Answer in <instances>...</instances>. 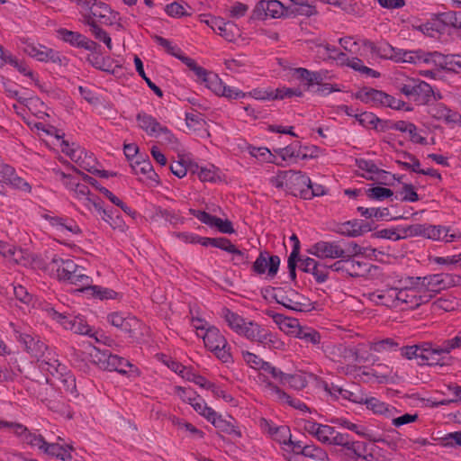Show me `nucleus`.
Instances as JSON below:
<instances>
[{
    "mask_svg": "<svg viewBox=\"0 0 461 461\" xmlns=\"http://www.w3.org/2000/svg\"><path fill=\"white\" fill-rule=\"evenodd\" d=\"M316 52L320 59L323 60L333 59L338 65L342 67H348V61L351 58L328 43L317 45Z\"/></svg>",
    "mask_w": 461,
    "mask_h": 461,
    "instance_id": "nucleus-33",
    "label": "nucleus"
},
{
    "mask_svg": "<svg viewBox=\"0 0 461 461\" xmlns=\"http://www.w3.org/2000/svg\"><path fill=\"white\" fill-rule=\"evenodd\" d=\"M45 219L60 235L71 237L77 236L82 233L79 225L73 219L54 215H46Z\"/></svg>",
    "mask_w": 461,
    "mask_h": 461,
    "instance_id": "nucleus-28",
    "label": "nucleus"
},
{
    "mask_svg": "<svg viewBox=\"0 0 461 461\" xmlns=\"http://www.w3.org/2000/svg\"><path fill=\"white\" fill-rule=\"evenodd\" d=\"M172 422L178 429L187 432L189 436L194 439H202L204 438V433L189 422L176 417L172 419Z\"/></svg>",
    "mask_w": 461,
    "mask_h": 461,
    "instance_id": "nucleus-60",
    "label": "nucleus"
},
{
    "mask_svg": "<svg viewBox=\"0 0 461 461\" xmlns=\"http://www.w3.org/2000/svg\"><path fill=\"white\" fill-rule=\"evenodd\" d=\"M197 81L218 96L221 94L225 85L217 74L206 69L198 77Z\"/></svg>",
    "mask_w": 461,
    "mask_h": 461,
    "instance_id": "nucleus-44",
    "label": "nucleus"
},
{
    "mask_svg": "<svg viewBox=\"0 0 461 461\" xmlns=\"http://www.w3.org/2000/svg\"><path fill=\"white\" fill-rule=\"evenodd\" d=\"M357 166L360 172L359 175L367 180L384 183L389 176L387 171L379 168L376 164L370 159H357Z\"/></svg>",
    "mask_w": 461,
    "mask_h": 461,
    "instance_id": "nucleus-30",
    "label": "nucleus"
},
{
    "mask_svg": "<svg viewBox=\"0 0 461 461\" xmlns=\"http://www.w3.org/2000/svg\"><path fill=\"white\" fill-rule=\"evenodd\" d=\"M9 431L23 443L32 448H37L41 452L46 440L41 434L37 433V431H31L27 427L19 422H11Z\"/></svg>",
    "mask_w": 461,
    "mask_h": 461,
    "instance_id": "nucleus-21",
    "label": "nucleus"
},
{
    "mask_svg": "<svg viewBox=\"0 0 461 461\" xmlns=\"http://www.w3.org/2000/svg\"><path fill=\"white\" fill-rule=\"evenodd\" d=\"M280 265L278 256H269L267 252H260L253 264V271L258 275L267 274L273 277L277 274Z\"/></svg>",
    "mask_w": 461,
    "mask_h": 461,
    "instance_id": "nucleus-29",
    "label": "nucleus"
},
{
    "mask_svg": "<svg viewBox=\"0 0 461 461\" xmlns=\"http://www.w3.org/2000/svg\"><path fill=\"white\" fill-rule=\"evenodd\" d=\"M57 146L80 168L95 174L99 172L98 163L92 152L86 151L76 143H68L62 136L57 134Z\"/></svg>",
    "mask_w": 461,
    "mask_h": 461,
    "instance_id": "nucleus-8",
    "label": "nucleus"
},
{
    "mask_svg": "<svg viewBox=\"0 0 461 461\" xmlns=\"http://www.w3.org/2000/svg\"><path fill=\"white\" fill-rule=\"evenodd\" d=\"M275 298L279 304L289 310L295 312H302L303 310L304 303L302 302L303 297L292 288L287 290L276 289Z\"/></svg>",
    "mask_w": 461,
    "mask_h": 461,
    "instance_id": "nucleus-31",
    "label": "nucleus"
},
{
    "mask_svg": "<svg viewBox=\"0 0 461 461\" xmlns=\"http://www.w3.org/2000/svg\"><path fill=\"white\" fill-rule=\"evenodd\" d=\"M213 427L219 431L226 433L233 438H241V432L239 428L235 425L234 420H227L222 418L219 413H215V416L209 421Z\"/></svg>",
    "mask_w": 461,
    "mask_h": 461,
    "instance_id": "nucleus-46",
    "label": "nucleus"
},
{
    "mask_svg": "<svg viewBox=\"0 0 461 461\" xmlns=\"http://www.w3.org/2000/svg\"><path fill=\"white\" fill-rule=\"evenodd\" d=\"M302 429L324 445L336 446L344 433L337 431L328 424L318 423L312 420H302Z\"/></svg>",
    "mask_w": 461,
    "mask_h": 461,
    "instance_id": "nucleus-13",
    "label": "nucleus"
},
{
    "mask_svg": "<svg viewBox=\"0 0 461 461\" xmlns=\"http://www.w3.org/2000/svg\"><path fill=\"white\" fill-rule=\"evenodd\" d=\"M357 212L366 219H375L377 221H391L395 219L390 213V211L386 207H363L358 206L357 208Z\"/></svg>",
    "mask_w": 461,
    "mask_h": 461,
    "instance_id": "nucleus-51",
    "label": "nucleus"
},
{
    "mask_svg": "<svg viewBox=\"0 0 461 461\" xmlns=\"http://www.w3.org/2000/svg\"><path fill=\"white\" fill-rule=\"evenodd\" d=\"M95 354L93 356L95 362L98 366L107 371H116L122 375H127L130 377L140 375V370L128 360L109 353L95 348Z\"/></svg>",
    "mask_w": 461,
    "mask_h": 461,
    "instance_id": "nucleus-11",
    "label": "nucleus"
},
{
    "mask_svg": "<svg viewBox=\"0 0 461 461\" xmlns=\"http://www.w3.org/2000/svg\"><path fill=\"white\" fill-rule=\"evenodd\" d=\"M432 57L433 52L424 51L420 49L409 50L398 48L394 62L432 65Z\"/></svg>",
    "mask_w": 461,
    "mask_h": 461,
    "instance_id": "nucleus-26",
    "label": "nucleus"
},
{
    "mask_svg": "<svg viewBox=\"0 0 461 461\" xmlns=\"http://www.w3.org/2000/svg\"><path fill=\"white\" fill-rule=\"evenodd\" d=\"M344 251H346V259L344 261L348 262L352 257L362 256L369 258H376L377 255L381 254V252L375 249L361 247L354 241L348 242Z\"/></svg>",
    "mask_w": 461,
    "mask_h": 461,
    "instance_id": "nucleus-48",
    "label": "nucleus"
},
{
    "mask_svg": "<svg viewBox=\"0 0 461 461\" xmlns=\"http://www.w3.org/2000/svg\"><path fill=\"white\" fill-rule=\"evenodd\" d=\"M106 320L112 326L128 333L130 337H133L140 327V322L137 318L122 312H111L107 315Z\"/></svg>",
    "mask_w": 461,
    "mask_h": 461,
    "instance_id": "nucleus-22",
    "label": "nucleus"
},
{
    "mask_svg": "<svg viewBox=\"0 0 461 461\" xmlns=\"http://www.w3.org/2000/svg\"><path fill=\"white\" fill-rule=\"evenodd\" d=\"M330 354L333 360L338 363V370L353 377L360 375L361 366L358 365L375 360L374 356L368 352L366 344L356 346L335 345L331 348Z\"/></svg>",
    "mask_w": 461,
    "mask_h": 461,
    "instance_id": "nucleus-2",
    "label": "nucleus"
},
{
    "mask_svg": "<svg viewBox=\"0 0 461 461\" xmlns=\"http://www.w3.org/2000/svg\"><path fill=\"white\" fill-rule=\"evenodd\" d=\"M248 152L252 158H256L260 163L275 164L279 167L283 166V163L277 159L275 152H272L267 147H256L249 145L248 147Z\"/></svg>",
    "mask_w": 461,
    "mask_h": 461,
    "instance_id": "nucleus-45",
    "label": "nucleus"
},
{
    "mask_svg": "<svg viewBox=\"0 0 461 461\" xmlns=\"http://www.w3.org/2000/svg\"><path fill=\"white\" fill-rule=\"evenodd\" d=\"M94 210L100 214L102 220L109 224L113 230L119 232H125L127 230L128 226L120 214L115 213L112 210L104 209L101 203L100 209Z\"/></svg>",
    "mask_w": 461,
    "mask_h": 461,
    "instance_id": "nucleus-43",
    "label": "nucleus"
},
{
    "mask_svg": "<svg viewBox=\"0 0 461 461\" xmlns=\"http://www.w3.org/2000/svg\"><path fill=\"white\" fill-rule=\"evenodd\" d=\"M239 335L270 350L284 351L286 348L277 334L251 321H247Z\"/></svg>",
    "mask_w": 461,
    "mask_h": 461,
    "instance_id": "nucleus-7",
    "label": "nucleus"
},
{
    "mask_svg": "<svg viewBox=\"0 0 461 461\" xmlns=\"http://www.w3.org/2000/svg\"><path fill=\"white\" fill-rule=\"evenodd\" d=\"M44 312L49 318L59 323L65 330H71L77 334L87 335L95 338L97 342H104V344L106 343L104 340L108 339L102 333H93L92 328L81 315H74L68 312H59L51 306H46Z\"/></svg>",
    "mask_w": 461,
    "mask_h": 461,
    "instance_id": "nucleus-5",
    "label": "nucleus"
},
{
    "mask_svg": "<svg viewBox=\"0 0 461 461\" xmlns=\"http://www.w3.org/2000/svg\"><path fill=\"white\" fill-rule=\"evenodd\" d=\"M360 403L366 405V409L371 411L375 415L383 416L389 419L393 417L395 412V407L384 402L375 397H366L360 401Z\"/></svg>",
    "mask_w": 461,
    "mask_h": 461,
    "instance_id": "nucleus-39",
    "label": "nucleus"
},
{
    "mask_svg": "<svg viewBox=\"0 0 461 461\" xmlns=\"http://www.w3.org/2000/svg\"><path fill=\"white\" fill-rule=\"evenodd\" d=\"M328 421L331 424L338 425L339 427H342L344 429H347L354 433H356L357 436L369 438H370V430L364 425L357 424L347 418L340 417V418H330L328 420Z\"/></svg>",
    "mask_w": 461,
    "mask_h": 461,
    "instance_id": "nucleus-50",
    "label": "nucleus"
},
{
    "mask_svg": "<svg viewBox=\"0 0 461 461\" xmlns=\"http://www.w3.org/2000/svg\"><path fill=\"white\" fill-rule=\"evenodd\" d=\"M255 13L260 19H277L288 15L289 7L278 0H262L257 5Z\"/></svg>",
    "mask_w": 461,
    "mask_h": 461,
    "instance_id": "nucleus-23",
    "label": "nucleus"
},
{
    "mask_svg": "<svg viewBox=\"0 0 461 461\" xmlns=\"http://www.w3.org/2000/svg\"><path fill=\"white\" fill-rule=\"evenodd\" d=\"M242 359L244 362L249 366L250 368L256 370L258 372V374L261 373L263 368L265 367V365H267L268 362L265 361L263 358H261L259 356L249 352V351H242L241 352Z\"/></svg>",
    "mask_w": 461,
    "mask_h": 461,
    "instance_id": "nucleus-62",
    "label": "nucleus"
},
{
    "mask_svg": "<svg viewBox=\"0 0 461 461\" xmlns=\"http://www.w3.org/2000/svg\"><path fill=\"white\" fill-rule=\"evenodd\" d=\"M411 276L394 275L389 276L384 287L366 294L369 301L376 305L402 310L419 307L420 295L414 294Z\"/></svg>",
    "mask_w": 461,
    "mask_h": 461,
    "instance_id": "nucleus-1",
    "label": "nucleus"
},
{
    "mask_svg": "<svg viewBox=\"0 0 461 461\" xmlns=\"http://www.w3.org/2000/svg\"><path fill=\"white\" fill-rule=\"evenodd\" d=\"M269 316L277 325L279 330L285 334L291 335L297 333L299 330V322L294 318L286 317L281 313L270 312Z\"/></svg>",
    "mask_w": 461,
    "mask_h": 461,
    "instance_id": "nucleus-47",
    "label": "nucleus"
},
{
    "mask_svg": "<svg viewBox=\"0 0 461 461\" xmlns=\"http://www.w3.org/2000/svg\"><path fill=\"white\" fill-rule=\"evenodd\" d=\"M277 159L283 163L282 167L295 163L301 158L300 149L296 145H287L285 148L274 149Z\"/></svg>",
    "mask_w": 461,
    "mask_h": 461,
    "instance_id": "nucleus-49",
    "label": "nucleus"
},
{
    "mask_svg": "<svg viewBox=\"0 0 461 461\" xmlns=\"http://www.w3.org/2000/svg\"><path fill=\"white\" fill-rule=\"evenodd\" d=\"M285 373L274 366L271 363L265 365L260 374L258 375V382L262 389L272 398L276 396L275 389H281L277 384L283 385Z\"/></svg>",
    "mask_w": 461,
    "mask_h": 461,
    "instance_id": "nucleus-16",
    "label": "nucleus"
},
{
    "mask_svg": "<svg viewBox=\"0 0 461 461\" xmlns=\"http://www.w3.org/2000/svg\"><path fill=\"white\" fill-rule=\"evenodd\" d=\"M86 293L100 300H112L115 299L117 296V293L115 291L100 285H92L87 287Z\"/></svg>",
    "mask_w": 461,
    "mask_h": 461,
    "instance_id": "nucleus-64",
    "label": "nucleus"
},
{
    "mask_svg": "<svg viewBox=\"0 0 461 461\" xmlns=\"http://www.w3.org/2000/svg\"><path fill=\"white\" fill-rule=\"evenodd\" d=\"M432 88L431 86L426 83L425 81L418 79L415 92L411 96V100L416 102L419 104H426L432 95Z\"/></svg>",
    "mask_w": 461,
    "mask_h": 461,
    "instance_id": "nucleus-55",
    "label": "nucleus"
},
{
    "mask_svg": "<svg viewBox=\"0 0 461 461\" xmlns=\"http://www.w3.org/2000/svg\"><path fill=\"white\" fill-rule=\"evenodd\" d=\"M308 252L321 259H346V251L338 241H319L313 244Z\"/></svg>",
    "mask_w": 461,
    "mask_h": 461,
    "instance_id": "nucleus-19",
    "label": "nucleus"
},
{
    "mask_svg": "<svg viewBox=\"0 0 461 461\" xmlns=\"http://www.w3.org/2000/svg\"><path fill=\"white\" fill-rule=\"evenodd\" d=\"M348 67L368 77L378 78L380 77L378 71L365 66L363 61L357 57L350 58Z\"/></svg>",
    "mask_w": 461,
    "mask_h": 461,
    "instance_id": "nucleus-58",
    "label": "nucleus"
},
{
    "mask_svg": "<svg viewBox=\"0 0 461 461\" xmlns=\"http://www.w3.org/2000/svg\"><path fill=\"white\" fill-rule=\"evenodd\" d=\"M9 64L15 68L21 74L27 77L30 79V84L34 85L39 88H42V85L39 79V77L34 73L25 62L19 60L16 57L12 55L9 51L4 50L0 45V67Z\"/></svg>",
    "mask_w": 461,
    "mask_h": 461,
    "instance_id": "nucleus-20",
    "label": "nucleus"
},
{
    "mask_svg": "<svg viewBox=\"0 0 461 461\" xmlns=\"http://www.w3.org/2000/svg\"><path fill=\"white\" fill-rule=\"evenodd\" d=\"M307 385V380L302 374H286L283 386H288L294 390H302Z\"/></svg>",
    "mask_w": 461,
    "mask_h": 461,
    "instance_id": "nucleus-63",
    "label": "nucleus"
},
{
    "mask_svg": "<svg viewBox=\"0 0 461 461\" xmlns=\"http://www.w3.org/2000/svg\"><path fill=\"white\" fill-rule=\"evenodd\" d=\"M22 50L28 56L40 62H57L59 60L57 51L32 40H23Z\"/></svg>",
    "mask_w": 461,
    "mask_h": 461,
    "instance_id": "nucleus-17",
    "label": "nucleus"
},
{
    "mask_svg": "<svg viewBox=\"0 0 461 461\" xmlns=\"http://www.w3.org/2000/svg\"><path fill=\"white\" fill-rule=\"evenodd\" d=\"M340 448L336 452L337 456L341 461H358L366 459L363 451L366 449V444L362 441L353 440L349 434L344 433L337 443Z\"/></svg>",
    "mask_w": 461,
    "mask_h": 461,
    "instance_id": "nucleus-15",
    "label": "nucleus"
},
{
    "mask_svg": "<svg viewBox=\"0 0 461 461\" xmlns=\"http://www.w3.org/2000/svg\"><path fill=\"white\" fill-rule=\"evenodd\" d=\"M371 230L372 227L368 223L357 219L342 222L338 226V232L347 237H358Z\"/></svg>",
    "mask_w": 461,
    "mask_h": 461,
    "instance_id": "nucleus-37",
    "label": "nucleus"
},
{
    "mask_svg": "<svg viewBox=\"0 0 461 461\" xmlns=\"http://www.w3.org/2000/svg\"><path fill=\"white\" fill-rule=\"evenodd\" d=\"M77 267L72 259L55 255L48 263L46 271L59 280L68 282L75 270H77Z\"/></svg>",
    "mask_w": 461,
    "mask_h": 461,
    "instance_id": "nucleus-18",
    "label": "nucleus"
},
{
    "mask_svg": "<svg viewBox=\"0 0 461 461\" xmlns=\"http://www.w3.org/2000/svg\"><path fill=\"white\" fill-rule=\"evenodd\" d=\"M57 37L72 47L81 48L89 51H93L96 49V43L95 41L77 32L59 28L57 30Z\"/></svg>",
    "mask_w": 461,
    "mask_h": 461,
    "instance_id": "nucleus-25",
    "label": "nucleus"
},
{
    "mask_svg": "<svg viewBox=\"0 0 461 461\" xmlns=\"http://www.w3.org/2000/svg\"><path fill=\"white\" fill-rule=\"evenodd\" d=\"M74 447L70 444L49 443L45 441L41 450L45 455L61 461H71Z\"/></svg>",
    "mask_w": 461,
    "mask_h": 461,
    "instance_id": "nucleus-35",
    "label": "nucleus"
},
{
    "mask_svg": "<svg viewBox=\"0 0 461 461\" xmlns=\"http://www.w3.org/2000/svg\"><path fill=\"white\" fill-rule=\"evenodd\" d=\"M190 212L201 222L211 228H216L221 233L232 234L235 232L232 222L228 219H221L204 211L190 210Z\"/></svg>",
    "mask_w": 461,
    "mask_h": 461,
    "instance_id": "nucleus-27",
    "label": "nucleus"
},
{
    "mask_svg": "<svg viewBox=\"0 0 461 461\" xmlns=\"http://www.w3.org/2000/svg\"><path fill=\"white\" fill-rule=\"evenodd\" d=\"M131 167L135 175L141 176L153 183H158V176L154 171L153 167L149 159H146L142 157L137 158V159L131 163Z\"/></svg>",
    "mask_w": 461,
    "mask_h": 461,
    "instance_id": "nucleus-42",
    "label": "nucleus"
},
{
    "mask_svg": "<svg viewBox=\"0 0 461 461\" xmlns=\"http://www.w3.org/2000/svg\"><path fill=\"white\" fill-rule=\"evenodd\" d=\"M265 429H267L271 438L281 446L282 449H284V447L291 444L292 434L288 426H277L265 420Z\"/></svg>",
    "mask_w": 461,
    "mask_h": 461,
    "instance_id": "nucleus-40",
    "label": "nucleus"
},
{
    "mask_svg": "<svg viewBox=\"0 0 461 461\" xmlns=\"http://www.w3.org/2000/svg\"><path fill=\"white\" fill-rule=\"evenodd\" d=\"M432 65L440 67L443 69L452 71L456 74H460L461 56L457 54L443 55L438 51H433Z\"/></svg>",
    "mask_w": 461,
    "mask_h": 461,
    "instance_id": "nucleus-32",
    "label": "nucleus"
},
{
    "mask_svg": "<svg viewBox=\"0 0 461 461\" xmlns=\"http://www.w3.org/2000/svg\"><path fill=\"white\" fill-rule=\"evenodd\" d=\"M17 339L32 357L45 362L58 371L60 365L55 358V353L50 350L40 338L27 332H20Z\"/></svg>",
    "mask_w": 461,
    "mask_h": 461,
    "instance_id": "nucleus-10",
    "label": "nucleus"
},
{
    "mask_svg": "<svg viewBox=\"0 0 461 461\" xmlns=\"http://www.w3.org/2000/svg\"><path fill=\"white\" fill-rule=\"evenodd\" d=\"M190 405L199 415L203 416L208 421L215 416L216 411L208 406L206 402L200 395H198Z\"/></svg>",
    "mask_w": 461,
    "mask_h": 461,
    "instance_id": "nucleus-61",
    "label": "nucleus"
},
{
    "mask_svg": "<svg viewBox=\"0 0 461 461\" xmlns=\"http://www.w3.org/2000/svg\"><path fill=\"white\" fill-rule=\"evenodd\" d=\"M53 171L56 179L59 180L86 210L92 212L94 209H100V199L90 192L88 186L79 183L75 176L67 175L59 168H54Z\"/></svg>",
    "mask_w": 461,
    "mask_h": 461,
    "instance_id": "nucleus-6",
    "label": "nucleus"
},
{
    "mask_svg": "<svg viewBox=\"0 0 461 461\" xmlns=\"http://www.w3.org/2000/svg\"><path fill=\"white\" fill-rule=\"evenodd\" d=\"M68 283L80 287V291L86 292V288L92 286V279L90 276L83 273V269L77 267V270L68 280Z\"/></svg>",
    "mask_w": 461,
    "mask_h": 461,
    "instance_id": "nucleus-59",
    "label": "nucleus"
},
{
    "mask_svg": "<svg viewBox=\"0 0 461 461\" xmlns=\"http://www.w3.org/2000/svg\"><path fill=\"white\" fill-rule=\"evenodd\" d=\"M221 317L229 326V328L233 330L238 335L242 330L243 327L246 325L247 321L237 312L230 311L228 308H223L221 311Z\"/></svg>",
    "mask_w": 461,
    "mask_h": 461,
    "instance_id": "nucleus-52",
    "label": "nucleus"
},
{
    "mask_svg": "<svg viewBox=\"0 0 461 461\" xmlns=\"http://www.w3.org/2000/svg\"><path fill=\"white\" fill-rule=\"evenodd\" d=\"M204 346L212 352L217 358L223 363L231 361L230 347L216 327H208L207 330L202 335Z\"/></svg>",
    "mask_w": 461,
    "mask_h": 461,
    "instance_id": "nucleus-12",
    "label": "nucleus"
},
{
    "mask_svg": "<svg viewBox=\"0 0 461 461\" xmlns=\"http://www.w3.org/2000/svg\"><path fill=\"white\" fill-rule=\"evenodd\" d=\"M189 172L196 175L202 182L215 183L221 179L219 169L212 164H190Z\"/></svg>",
    "mask_w": 461,
    "mask_h": 461,
    "instance_id": "nucleus-38",
    "label": "nucleus"
},
{
    "mask_svg": "<svg viewBox=\"0 0 461 461\" xmlns=\"http://www.w3.org/2000/svg\"><path fill=\"white\" fill-rule=\"evenodd\" d=\"M276 396L273 398L282 404H287L303 412L309 411L307 405L299 399L293 398L282 389H275Z\"/></svg>",
    "mask_w": 461,
    "mask_h": 461,
    "instance_id": "nucleus-53",
    "label": "nucleus"
},
{
    "mask_svg": "<svg viewBox=\"0 0 461 461\" xmlns=\"http://www.w3.org/2000/svg\"><path fill=\"white\" fill-rule=\"evenodd\" d=\"M415 28L427 36L435 37L437 33L443 30V24L442 22L436 17L432 18L430 21L415 26Z\"/></svg>",
    "mask_w": 461,
    "mask_h": 461,
    "instance_id": "nucleus-57",
    "label": "nucleus"
},
{
    "mask_svg": "<svg viewBox=\"0 0 461 461\" xmlns=\"http://www.w3.org/2000/svg\"><path fill=\"white\" fill-rule=\"evenodd\" d=\"M214 32H217L228 41H234L240 35V29L234 23L225 22L221 18V23L217 25Z\"/></svg>",
    "mask_w": 461,
    "mask_h": 461,
    "instance_id": "nucleus-54",
    "label": "nucleus"
},
{
    "mask_svg": "<svg viewBox=\"0 0 461 461\" xmlns=\"http://www.w3.org/2000/svg\"><path fill=\"white\" fill-rule=\"evenodd\" d=\"M302 456L317 461L330 460L327 451L314 444L304 446L302 449Z\"/></svg>",
    "mask_w": 461,
    "mask_h": 461,
    "instance_id": "nucleus-56",
    "label": "nucleus"
},
{
    "mask_svg": "<svg viewBox=\"0 0 461 461\" xmlns=\"http://www.w3.org/2000/svg\"><path fill=\"white\" fill-rule=\"evenodd\" d=\"M362 47L369 50L372 53L384 59L394 61L397 54V49L386 41L375 43L369 40L362 41Z\"/></svg>",
    "mask_w": 461,
    "mask_h": 461,
    "instance_id": "nucleus-34",
    "label": "nucleus"
},
{
    "mask_svg": "<svg viewBox=\"0 0 461 461\" xmlns=\"http://www.w3.org/2000/svg\"><path fill=\"white\" fill-rule=\"evenodd\" d=\"M136 122L138 128L149 137L162 138L168 142H173L175 140L174 134L167 127L162 125L154 116L144 111L137 113Z\"/></svg>",
    "mask_w": 461,
    "mask_h": 461,
    "instance_id": "nucleus-14",
    "label": "nucleus"
},
{
    "mask_svg": "<svg viewBox=\"0 0 461 461\" xmlns=\"http://www.w3.org/2000/svg\"><path fill=\"white\" fill-rule=\"evenodd\" d=\"M293 75L295 76L297 79L305 82V86L308 88L320 85L329 77L328 71H311L303 68H294L293 70Z\"/></svg>",
    "mask_w": 461,
    "mask_h": 461,
    "instance_id": "nucleus-36",
    "label": "nucleus"
},
{
    "mask_svg": "<svg viewBox=\"0 0 461 461\" xmlns=\"http://www.w3.org/2000/svg\"><path fill=\"white\" fill-rule=\"evenodd\" d=\"M423 235L433 240L452 242L459 238V235L442 226L429 225L424 228Z\"/></svg>",
    "mask_w": 461,
    "mask_h": 461,
    "instance_id": "nucleus-41",
    "label": "nucleus"
},
{
    "mask_svg": "<svg viewBox=\"0 0 461 461\" xmlns=\"http://www.w3.org/2000/svg\"><path fill=\"white\" fill-rule=\"evenodd\" d=\"M412 290L420 295L419 306L428 303L437 293L455 285L453 276L446 273L429 275L424 277L411 276Z\"/></svg>",
    "mask_w": 461,
    "mask_h": 461,
    "instance_id": "nucleus-4",
    "label": "nucleus"
},
{
    "mask_svg": "<svg viewBox=\"0 0 461 461\" xmlns=\"http://www.w3.org/2000/svg\"><path fill=\"white\" fill-rule=\"evenodd\" d=\"M355 97L363 104L374 107H390L394 110L405 111L411 110V108L402 100L372 87H363L359 89L356 92Z\"/></svg>",
    "mask_w": 461,
    "mask_h": 461,
    "instance_id": "nucleus-9",
    "label": "nucleus"
},
{
    "mask_svg": "<svg viewBox=\"0 0 461 461\" xmlns=\"http://www.w3.org/2000/svg\"><path fill=\"white\" fill-rule=\"evenodd\" d=\"M420 359L423 364L429 366H445L449 362L447 351L445 350L443 344L433 346L429 343H424Z\"/></svg>",
    "mask_w": 461,
    "mask_h": 461,
    "instance_id": "nucleus-24",
    "label": "nucleus"
},
{
    "mask_svg": "<svg viewBox=\"0 0 461 461\" xmlns=\"http://www.w3.org/2000/svg\"><path fill=\"white\" fill-rule=\"evenodd\" d=\"M84 23L89 28L101 23L106 26L114 27L116 31L123 29L121 22V15L118 12L104 2L99 0H87L82 7Z\"/></svg>",
    "mask_w": 461,
    "mask_h": 461,
    "instance_id": "nucleus-3",
    "label": "nucleus"
}]
</instances>
